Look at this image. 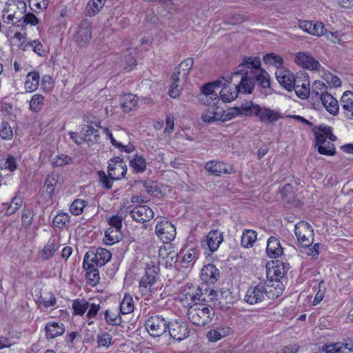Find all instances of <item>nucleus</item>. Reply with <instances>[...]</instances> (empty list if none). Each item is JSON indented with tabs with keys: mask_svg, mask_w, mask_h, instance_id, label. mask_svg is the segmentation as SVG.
I'll return each instance as SVG.
<instances>
[{
	"mask_svg": "<svg viewBox=\"0 0 353 353\" xmlns=\"http://www.w3.org/2000/svg\"><path fill=\"white\" fill-rule=\"evenodd\" d=\"M234 110L237 115L256 117L261 122L274 123L283 118L279 112L265 107L261 108L252 101H245L240 106L235 107Z\"/></svg>",
	"mask_w": 353,
	"mask_h": 353,
	"instance_id": "nucleus-1",
	"label": "nucleus"
},
{
	"mask_svg": "<svg viewBox=\"0 0 353 353\" xmlns=\"http://www.w3.org/2000/svg\"><path fill=\"white\" fill-rule=\"evenodd\" d=\"M188 307L187 316L195 325L204 326L208 324L214 316L212 307L207 303H188Z\"/></svg>",
	"mask_w": 353,
	"mask_h": 353,
	"instance_id": "nucleus-2",
	"label": "nucleus"
},
{
	"mask_svg": "<svg viewBox=\"0 0 353 353\" xmlns=\"http://www.w3.org/2000/svg\"><path fill=\"white\" fill-rule=\"evenodd\" d=\"M228 83L235 82L234 86L237 91L238 94H251L254 88V79L248 71L241 69L233 72L227 80Z\"/></svg>",
	"mask_w": 353,
	"mask_h": 353,
	"instance_id": "nucleus-3",
	"label": "nucleus"
},
{
	"mask_svg": "<svg viewBox=\"0 0 353 353\" xmlns=\"http://www.w3.org/2000/svg\"><path fill=\"white\" fill-rule=\"evenodd\" d=\"M169 323L170 322L162 316L155 315L147 319L145 327L151 336L159 337L167 332Z\"/></svg>",
	"mask_w": 353,
	"mask_h": 353,
	"instance_id": "nucleus-4",
	"label": "nucleus"
},
{
	"mask_svg": "<svg viewBox=\"0 0 353 353\" xmlns=\"http://www.w3.org/2000/svg\"><path fill=\"white\" fill-rule=\"evenodd\" d=\"M294 233L302 247L307 248L313 243V229L308 223L301 221L296 223Z\"/></svg>",
	"mask_w": 353,
	"mask_h": 353,
	"instance_id": "nucleus-5",
	"label": "nucleus"
},
{
	"mask_svg": "<svg viewBox=\"0 0 353 353\" xmlns=\"http://www.w3.org/2000/svg\"><path fill=\"white\" fill-rule=\"evenodd\" d=\"M170 336L177 341H183L190 335V329L186 322L176 320L170 322L168 326Z\"/></svg>",
	"mask_w": 353,
	"mask_h": 353,
	"instance_id": "nucleus-6",
	"label": "nucleus"
},
{
	"mask_svg": "<svg viewBox=\"0 0 353 353\" xmlns=\"http://www.w3.org/2000/svg\"><path fill=\"white\" fill-rule=\"evenodd\" d=\"M265 296V288L261 282L248 288L244 300L248 304L254 305L264 301Z\"/></svg>",
	"mask_w": 353,
	"mask_h": 353,
	"instance_id": "nucleus-7",
	"label": "nucleus"
},
{
	"mask_svg": "<svg viewBox=\"0 0 353 353\" xmlns=\"http://www.w3.org/2000/svg\"><path fill=\"white\" fill-rule=\"evenodd\" d=\"M155 230L157 236L163 242H169L173 240L176 236V229L174 226L166 220L158 221Z\"/></svg>",
	"mask_w": 353,
	"mask_h": 353,
	"instance_id": "nucleus-8",
	"label": "nucleus"
},
{
	"mask_svg": "<svg viewBox=\"0 0 353 353\" xmlns=\"http://www.w3.org/2000/svg\"><path fill=\"white\" fill-rule=\"evenodd\" d=\"M133 220L139 223H145L154 217V212L148 205L134 206L130 212Z\"/></svg>",
	"mask_w": 353,
	"mask_h": 353,
	"instance_id": "nucleus-9",
	"label": "nucleus"
},
{
	"mask_svg": "<svg viewBox=\"0 0 353 353\" xmlns=\"http://www.w3.org/2000/svg\"><path fill=\"white\" fill-rule=\"evenodd\" d=\"M223 241V232L219 230H211L206 236L205 239L202 242L204 248H208L214 252L216 251Z\"/></svg>",
	"mask_w": 353,
	"mask_h": 353,
	"instance_id": "nucleus-10",
	"label": "nucleus"
},
{
	"mask_svg": "<svg viewBox=\"0 0 353 353\" xmlns=\"http://www.w3.org/2000/svg\"><path fill=\"white\" fill-rule=\"evenodd\" d=\"M90 253L86 252L84 259L83 266L86 272V278L89 281L91 285H96L100 280L99 272L96 268V265L90 262Z\"/></svg>",
	"mask_w": 353,
	"mask_h": 353,
	"instance_id": "nucleus-11",
	"label": "nucleus"
},
{
	"mask_svg": "<svg viewBox=\"0 0 353 353\" xmlns=\"http://www.w3.org/2000/svg\"><path fill=\"white\" fill-rule=\"evenodd\" d=\"M127 165L119 157H117L114 163H109L108 176L112 180H119L125 176L127 172Z\"/></svg>",
	"mask_w": 353,
	"mask_h": 353,
	"instance_id": "nucleus-12",
	"label": "nucleus"
},
{
	"mask_svg": "<svg viewBox=\"0 0 353 353\" xmlns=\"http://www.w3.org/2000/svg\"><path fill=\"white\" fill-rule=\"evenodd\" d=\"M276 78L278 82L287 90L291 91L294 85V74L289 70L284 68L276 70L275 72Z\"/></svg>",
	"mask_w": 353,
	"mask_h": 353,
	"instance_id": "nucleus-13",
	"label": "nucleus"
},
{
	"mask_svg": "<svg viewBox=\"0 0 353 353\" xmlns=\"http://www.w3.org/2000/svg\"><path fill=\"white\" fill-rule=\"evenodd\" d=\"M205 288L206 284L203 283L201 285L197 287L190 288V291L185 294V299L186 301H190L188 303L192 304L194 303H204L205 299Z\"/></svg>",
	"mask_w": 353,
	"mask_h": 353,
	"instance_id": "nucleus-14",
	"label": "nucleus"
},
{
	"mask_svg": "<svg viewBox=\"0 0 353 353\" xmlns=\"http://www.w3.org/2000/svg\"><path fill=\"white\" fill-rule=\"evenodd\" d=\"M295 62L297 65L310 70H319L321 67L317 60L304 52H299L296 54Z\"/></svg>",
	"mask_w": 353,
	"mask_h": 353,
	"instance_id": "nucleus-15",
	"label": "nucleus"
},
{
	"mask_svg": "<svg viewBox=\"0 0 353 353\" xmlns=\"http://www.w3.org/2000/svg\"><path fill=\"white\" fill-rule=\"evenodd\" d=\"M205 169L215 176H220L221 174H230L233 172L232 165L214 161L207 162L205 165Z\"/></svg>",
	"mask_w": 353,
	"mask_h": 353,
	"instance_id": "nucleus-16",
	"label": "nucleus"
},
{
	"mask_svg": "<svg viewBox=\"0 0 353 353\" xmlns=\"http://www.w3.org/2000/svg\"><path fill=\"white\" fill-rule=\"evenodd\" d=\"M199 101L203 105L214 107L218 105L220 98L217 93L212 90H205L204 87L201 88V93L197 96Z\"/></svg>",
	"mask_w": 353,
	"mask_h": 353,
	"instance_id": "nucleus-17",
	"label": "nucleus"
},
{
	"mask_svg": "<svg viewBox=\"0 0 353 353\" xmlns=\"http://www.w3.org/2000/svg\"><path fill=\"white\" fill-rule=\"evenodd\" d=\"M90 262L98 267L103 266L110 261L112 254L105 248H99L96 252L90 254Z\"/></svg>",
	"mask_w": 353,
	"mask_h": 353,
	"instance_id": "nucleus-18",
	"label": "nucleus"
},
{
	"mask_svg": "<svg viewBox=\"0 0 353 353\" xmlns=\"http://www.w3.org/2000/svg\"><path fill=\"white\" fill-rule=\"evenodd\" d=\"M200 276L205 283H214L220 276V272L214 264L210 263L203 267Z\"/></svg>",
	"mask_w": 353,
	"mask_h": 353,
	"instance_id": "nucleus-19",
	"label": "nucleus"
},
{
	"mask_svg": "<svg viewBox=\"0 0 353 353\" xmlns=\"http://www.w3.org/2000/svg\"><path fill=\"white\" fill-rule=\"evenodd\" d=\"M266 252L271 259H276L283 254V248L279 239L270 236L267 241Z\"/></svg>",
	"mask_w": 353,
	"mask_h": 353,
	"instance_id": "nucleus-20",
	"label": "nucleus"
},
{
	"mask_svg": "<svg viewBox=\"0 0 353 353\" xmlns=\"http://www.w3.org/2000/svg\"><path fill=\"white\" fill-rule=\"evenodd\" d=\"M262 285L265 288V296L269 299H276L279 297L283 292L284 286L279 281L270 280Z\"/></svg>",
	"mask_w": 353,
	"mask_h": 353,
	"instance_id": "nucleus-21",
	"label": "nucleus"
},
{
	"mask_svg": "<svg viewBox=\"0 0 353 353\" xmlns=\"http://www.w3.org/2000/svg\"><path fill=\"white\" fill-rule=\"evenodd\" d=\"M91 37L92 29L90 26L86 22L81 23L77 32L76 41L80 46H83L90 42Z\"/></svg>",
	"mask_w": 353,
	"mask_h": 353,
	"instance_id": "nucleus-22",
	"label": "nucleus"
},
{
	"mask_svg": "<svg viewBox=\"0 0 353 353\" xmlns=\"http://www.w3.org/2000/svg\"><path fill=\"white\" fill-rule=\"evenodd\" d=\"M321 102L326 110L332 115H336L339 113V103L337 100L327 92L321 93Z\"/></svg>",
	"mask_w": 353,
	"mask_h": 353,
	"instance_id": "nucleus-23",
	"label": "nucleus"
},
{
	"mask_svg": "<svg viewBox=\"0 0 353 353\" xmlns=\"http://www.w3.org/2000/svg\"><path fill=\"white\" fill-rule=\"evenodd\" d=\"M224 110L222 108L216 105L209 108L206 112H205L202 117V121L205 123H213L216 121H225V118H223Z\"/></svg>",
	"mask_w": 353,
	"mask_h": 353,
	"instance_id": "nucleus-24",
	"label": "nucleus"
},
{
	"mask_svg": "<svg viewBox=\"0 0 353 353\" xmlns=\"http://www.w3.org/2000/svg\"><path fill=\"white\" fill-rule=\"evenodd\" d=\"M340 103L345 117L353 119V92L345 91L341 98Z\"/></svg>",
	"mask_w": 353,
	"mask_h": 353,
	"instance_id": "nucleus-25",
	"label": "nucleus"
},
{
	"mask_svg": "<svg viewBox=\"0 0 353 353\" xmlns=\"http://www.w3.org/2000/svg\"><path fill=\"white\" fill-rule=\"evenodd\" d=\"M45 331L47 339H54L64 333L65 327L63 323L50 321L46 325Z\"/></svg>",
	"mask_w": 353,
	"mask_h": 353,
	"instance_id": "nucleus-26",
	"label": "nucleus"
},
{
	"mask_svg": "<svg viewBox=\"0 0 353 353\" xmlns=\"http://www.w3.org/2000/svg\"><path fill=\"white\" fill-rule=\"evenodd\" d=\"M250 74L254 78V82L256 81L262 88H266L270 86V75L264 69L251 70Z\"/></svg>",
	"mask_w": 353,
	"mask_h": 353,
	"instance_id": "nucleus-27",
	"label": "nucleus"
},
{
	"mask_svg": "<svg viewBox=\"0 0 353 353\" xmlns=\"http://www.w3.org/2000/svg\"><path fill=\"white\" fill-rule=\"evenodd\" d=\"M59 248V244L55 239H50L43 250L41 251V257L43 260H49Z\"/></svg>",
	"mask_w": 353,
	"mask_h": 353,
	"instance_id": "nucleus-28",
	"label": "nucleus"
},
{
	"mask_svg": "<svg viewBox=\"0 0 353 353\" xmlns=\"http://www.w3.org/2000/svg\"><path fill=\"white\" fill-rule=\"evenodd\" d=\"M257 239V233L253 230L246 229L243 232L241 245L245 248H251Z\"/></svg>",
	"mask_w": 353,
	"mask_h": 353,
	"instance_id": "nucleus-29",
	"label": "nucleus"
},
{
	"mask_svg": "<svg viewBox=\"0 0 353 353\" xmlns=\"http://www.w3.org/2000/svg\"><path fill=\"white\" fill-rule=\"evenodd\" d=\"M121 108L125 112H130L137 105V97L132 94H124L120 103Z\"/></svg>",
	"mask_w": 353,
	"mask_h": 353,
	"instance_id": "nucleus-30",
	"label": "nucleus"
},
{
	"mask_svg": "<svg viewBox=\"0 0 353 353\" xmlns=\"http://www.w3.org/2000/svg\"><path fill=\"white\" fill-rule=\"evenodd\" d=\"M40 76L37 72H29L25 81V89L27 92H32L36 90L39 86Z\"/></svg>",
	"mask_w": 353,
	"mask_h": 353,
	"instance_id": "nucleus-31",
	"label": "nucleus"
},
{
	"mask_svg": "<svg viewBox=\"0 0 353 353\" xmlns=\"http://www.w3.org/2000/svg\"><path fill=\"white\" fill-rule=\"evenodd\" d=\"M313 131L315 134L316 145L319 147L327 141V138L331 134V128L326 125H319L317 130L315 128Z\"/></svg>",
	"mask_w": 353,
	"mask_h": 353,
	"instance_id": "nucleus-32",
	"label": "nucleus"
},
{
	"mask_svg": "<svg viewBox=\"0 0 353 353\" xmlns=\"http://www.w3.org/2000/svg\"><path fill=\"white\" fill-rule=\"evenodd\" d=\"M217 301L221 307H229L234 301L231 292L228 289H221L218 292Z\"/></svg>",
	"mask_w": 353,
	"mask_h": 353,
	"instance_id": "nucleus-33",
	"label": "nucleus"
},
{
	"mask_svg": "<svg viewBox=\"0 0 353 353\" xmlns=\"http://www.w3.org/2000/svg\"><path fill=\"white\" fill-rule=\"evenodd\" d=\"M107 0H90L85 8L86 14L93 17L98 14L103 8Z\"/></svg>",
	"mask_w": 353,
	"mask_h": 353,
	"instance_id": "nucleus-34",
	"label": "nucleus"
},
{
	"mask_svg": "<svg viewBox=\"0 0 353 353\" xmlns=\"http://www.w3.org/2000/svg\"><path fill=\"white\" fill-rule=\"evenodd\" d=\"M122 234L120 229L109 228L105 232L103 242L107 245H112L121 239Z\"/></svg>",
	"mask_w": 353,
	"mask_h": 353,
	"instance_id": "nucleus-35",
	"label": "nucleus"
},
{
	"mask_svg": "<svg viewBox=\"0 0 353 353\" xmlns=\"http://www.w3.org/2000/svg\"><path fill=\"white\" fill-rule=\"evenodd\" d=\"M198 253L195 248H190L186 251L181 260V267L188 268L198 258Z\"/></svg>",
	"mask_w": 353,
	"mask_h": 353,
	"instance_id": "nucleus-36",
	"label": "nucleus"
},
{
	"mask_svg": "<svg viewBox=\"0 0 353 353\" xmlns=\"http://www.w3.org/2000/svg\"><path fill=\"white\" fill-rule=\"evenodd\" d=\"M220 99L223 102H230L238 97V93L235 87L232 89L224 83L223 88L219 92Z\"/></svg>",
	"mask_w": 353,
	"mask_h": 353,
	"instance_id": "nucleus-37",
	"label": "nucleus"
},
{
	"mask_svg": "<svg viewBox=\"0 0 353 353\" xmlns=\"http://www.w3.org/2000/svg\"><path fill=\"white\" fill-rule=\"evenodd\" d=\"M17 168V163L16 158L10 154H8L6 157L0 159V170H8L13 172Z\"/></svg>",
	"mask_w": 353,
	"mask_h": 353,
	"instance_id": "nucleus-38",
	"label": "nucleus"
},
{
	"mask_svg": "<svg viewBox=\"0 0 353 353\" xmlns=\"http://www.w3.org/2000/svg\"><path fill=\"white\" fill-rule=\"evenodd\" d=\"M70 222V216L68 213H58L53 219V226L59 229L67 227Z\"/></svg>",
	"mask_w": 353,
	"mask_h": 353,
	"instance_id": "nucleus-39",
	"label": "nucleus"
},
{
	"mask_svg": "<svg viewBox=\"0 0 353 353\" xmlns=\"http://www.w3.org/2000/svg\"><path fill=\"white\" fill-rule=\"evenodd\" d=\"M308 85V83L307 84L305 83L299 84V81L295 80L294 85H293L292 90H294L299 97L303 99H307L310 96V92Z\"/></svg>",
	"mask_w": 353,
	"mask_h": 353,
	"instance_id": "nucleus-40",
	"label": "nucleus"
},
{
	"mask_svg": "<svg viewBox=\"0 0 353 353\" xmlns=\"http://www.w3.org/2000/svg\"><path fill=\"white\" fill-rule=\"evenodd\" d=\"M130 165L136 172H143L146 169V161L142 156L135 154L130 161Z\"/></svg>",
	"mask_w": 353,
	"mask_h": 353,
	"instance_id": "nucleus-41",
	"label": "nucleus"
},
{
	"mask_svg": "<svg viewBox=\"0 0 353 353\" xmlns=\"http://www.w3.org/2000/svg\"><path fill=\"white\" fill-rule=\"evenodd\" d=\"M120 312L123 314H127L134 311V301L130 294H125L119 305Z\"/></svg>",
	"mask_w": 353,
	"mask_h": 353,
	"instance_id": "nucleus-42",
	"label": "nucleus"
},
{
	"mask_svg": "<svg viewBox=\"0 0 353 353\" xmlns=\"http://www.w3.org/2000/svg\"><path fill=\"white\" fill-rule=\"evenodd\" d=\"M181 72L178 71L177 72H174L172 74L171 88L169 90V95L172 98H176L180 94L181 89L179 88L178 82L179 81V75L181 74Z\"/></svg>",
	"mask_w": 353,
	"mask_h": 353,
	"instance_id": "nucleus-43",
	"label": "nucleus"
},
{
	"mask_svg": "<svg viewBox=\"0 0 353 353\" xmlns=\"http://www.w3.org/2000/svg\"><path fill=\"white\" fill-rule=\"evenodd\" d=\"M44 104V97L39 94H35L30 101V110L34 112H39Z\"/></svg>",
	"mask_w": 353,
	"mask_h": 353,
	"instance_id": "nucleus-44",
	"label": "nucleus"
},
{
	"mask_svg": "<svg viewBox=\"0 0 353 353\" xmlns=\"http://www.w3.org/2000/svg\"><path fill=\"white\" fill-rule=\"evenodd\" d=\"M265 63L273 65L276 67V70L283 68V59L279 56L274 53L267 54L263 57Z\"/></svg>",
	"mask_w": 353,
	"mask_h": 353,
	"instance_id": "nucleus-45",
	"label": "nucleus"
},
{
	"mask_svg": "<svg viewBox=\"0 0 353 353\" xmlns=\"http://www.w3.org/2000/svg\"><path fill=\"white\" fill-rule=\"evenodd\" d=\"M193 64H194V60H193V58H192V57L188 58L187 59L184 60L179 64L178 71L181 72H181L183 73L182 74L183 79H184V80L187 79V78L189 75V73L193 66Z\"/></svg>",
	"mask_w": 353,
	"mask_h": 353,
	"instance_id": "nucleus-46",
	"label": "nucleus"
},
{
	"mask_svg": "<svg viewBox=\"0 0 353 353\" xmlns=\"http://www.w3.org/2000/svg\"><path fill=\"white\" fill-rule=\"evenodd\" d=\"M14 136L12 128L7 121H3L0 125V137L10 141Z\"/></svg>",
	"mask_w": 353,
	"mask_h": 353,
	"instance_id": "nucleus-47",
	"label": "nucleus"
},
{
	"mask_svg": "<svg viewBox=\"0 0 353 353\" xmlns=\"http://www.w3.org/2000/svg\"><path fill=\"white\" fill-rule=\"evenodd\" d=\"M38 303L42 304L45 307L54 306L57 300L54 294L51 292L44 293L38 298Z\"/></svg>",
	"mask_w": 353,
	"mask_h": 353,
	"instance_id": "nucleus-48",
	"label": "nucleus"
},
{
	"mask_svg": "<svg viewBox=\"0 0 353 353\" xmlns=\"http://www.w3.org/2000/svg\"><path fill=\"white\" fill-rule=\"evenodd\" d=\"M89 303L85 299H76L72 303L74 312L78 315H83L88 310Z\"/></svg>",
	"mask_w": 353,
	"mask_h": 353,
	"instance_id": "nucleus-49",
	"label": "nucleus"
},
{
	"mask_svg": "<svg viewBox=\"0 0 353 353\" xmlns=\"http://www.w3.org/2000/svg\"><path fill=\"white\" fill-rule=\"evenodd\" d=\"M239 66H244L253 70H257L261 69V60L258 57H245L243 61L239 65Z\"/></svg>",
	"mask_w": 353,
	"mask_h": 353,
	"instance_id": "nucleus-50",
	"label": "nucleus"
},
{
	"mask_svg": "<svg viewBox=\"0 0 353 353\" xmlns=\"http://www.w3.org/2000/svg\"><path fill=\"white\" fill-rule=\"evenodd\" d=\"M155 283L154 280H150L148 276L144 275L139 283V290L142 294H147L152 291L151 288Z\"/></svg>",
	"mask_w": 353,
	"mask_h": 353,
	"instance_id": "nucleus-51",
	"label": "nucleus"
},
{
	"mask_svg": "<svg viewBox=\"0 0 353 353\" xmlns=\"http://www.w3.org/2000/svg\"><path fill=\"white\" fill-rule=\"evenodd\" d=\"M112 336L107 332H103L97 335L98 347L108 348L112 343Z\"/></svg>",
	"mask_w": 353,
	"mask_h": 353,
	"instance_id": "nucleus-52",
	"label": "nucleus"
},
{
	"mask_svg": "<svg viewBox=\"0 0 353 353\" xmlns=\"http://www.w3.org/2000/svg\"><path fill=\"white\" fill-rule=\"evenodd\" d=\"M86 202L81 199L74 200L70 206V211L74 215H79L83 212Z\"/></svg>",
	"mask_w": 353,
	"mask_h": 353,
	"instance_id": "nucleus-53",
	"label": "nucleus"
},
{
	"mask_svg": "<svg viewBox=\"0 0 353 353\" xmlns=\"http://www.w3.org/2000/svg\"><path fill=\"white\" fill-rule=\"evenodd\" d=\"M318 152L321 154L332 156L335 153V147L334 143L330 141H325L323 145L318 147Z\"/></svg>",
	"mask_w": 353,
	"mask_h": 353,
	"instance_id": "nucleus-54",
	"label": "nucleus"
},
{
	"mask_svg": "<svg viewBox=\"0 0 353 353\" xmlns=\"http://www.w3.org/2000/svg\"><path fill=\"white\" fill-rule=\"evenodd\" d=\"M105 319L106 323L109 325H117L121 323V316L109 310H107L105 312Z\"/></svg>",
	"mask_w": 353,
	"mask_h": 353,
	"instance_id": "nucleus-55",
	"label": "nucleus"
},
{
	"mask_svg": "<svg viewBox=\"0 0 353 353\" xmlns=\"http://www.w3.org/2000/svg\"><path fill=\"white\" fill-rule=\"evenodd\" d=\"M33 217L34 213L31 209H24L21 216L22 225L26 228H29L32 223Z\"/></svg>",
	"mask_w": 353,
	"mask_h": 353,
	"instance_id": "nucleus-56",
	"label": "nucleus"
},
{
	"mask_svg": "<svg viewBox=\"0 0 353 353\" xmlns=\"http://www.w3.org/2000/svg\"><path fill=\"white\" fill-rule=\"evenodd\" d=\"M58 179L56 176L48 175L46 178L43 188L48 189V192L52 194H54L56 185L57 184Z\"/></svg>",
	"mask_w": 353,
	"mask_h": 353,
	"instance_id": "nucleus-57",
	"label": "nucleus"
},
{
	"mask_svg": "<svg viewBox=\"0 0 353 353\" xmlns=\"http://www.w3.org/2000/svg\"><path fill=\"white\" fill-rule=\"evenodd\" d=\"M71 161L72 159L70 157L61 154L54 157L52 160V163L53 167H61L68 164Z\"/></svg>",
	"mask_w": 353,
	"mask_h": 353,
	"instance_id": "nucleus-58",
	"label": "nucleus"
},
{
	"mask_svg": "<svg viewBox=\"0 0 353 353\" xmlns=\"http://www.w3.org/2000/svg\"><path fill=\"white\" fill-rule=\"evenodd\" d=\"M311 34L320 37L325 34L326 28L322 22L312 21Z\"/></svg>",
	"mask_w": 353,
	"mask_h": 353,
	"instance_id": "nucleus-59",
	"label": "nucleus"
},
{
	"mask_svg": "<svg viewBox=\"0 0 353 353\" xmlns=\"http://www.w3.org/2000/svg\"><path fill=\"white\" fill-rule=\"evenodd\" d=\"M325 353H343V344L341 342L330 345H325L323 347Z\"/></svg>",
	"mask_w": 353,
	"mask_h": 353,
	"instance_id": "nucleus-60",
	"label": "nucleus"
},
{
	"mask_svg": "<svg viewBox=\"0 0 353 353\" xmlns=\"http://www.w3.org/2000/svg\"><path fill=\"white\" fill-rule=\"evenodd\" d=\"M21 19V26H22L23 25L28 24H30L31 26H36L39 22L38 18L33 13L31 12L23 15Z\"/></svg>",
	"mask_w": 353,
	"mask_h": 353,
	"instance_id": "nucleus-61",
	"label": "nucleus"
},
{
	"mask_svg": "<svg viewBox=\"0 0 353 353\" xmlns=\"http://www.w3.org/2000/svg\"><path fill=\"white\" fill-rule=\"evenodd\" d=\"M23 201L20 197H14L8 206L6 213L8 214H12L21 206Z\"/></svg>",
	"mask_w": 353,
	"mask_h": 353,
	"instance_id": "nucleus-62",
	"label": "nucleus"
},
{
	"mask_svg": "<svg viewBox=\"0 0 353 353\" xmlns=\"http://www.w3.org/2000/svg\"><path fill=\"white\" fill-rule=\"evenodd\" d=\"M284 272L281 270L279 266H276L273 268L272 270H270L268 272V277H270V280L273 281H279L284 276Z\"/></svg>",
	"mask_w": 353,
	"mask_h": 353,
	"instance_id": "nucleus-63",
	"label": "nucleus"
},
{
	"mask_svg": "<svg viewBox=\"0 0 353 353\" xmlns=\"http://www.w3.org/2000/svg\"><path fill=\"white\" fill-rule=\"evenodd\" d=\"M159 268L154 264H148L145 268V275L148 276L150 280H154L156 281V277L159 274Z\"/></svg>",
	"mask_w": 353,
	"mask_h": 353,
	"instance_id": "nucleus-64",
	"label": "nucleus"
}]
</instances>
